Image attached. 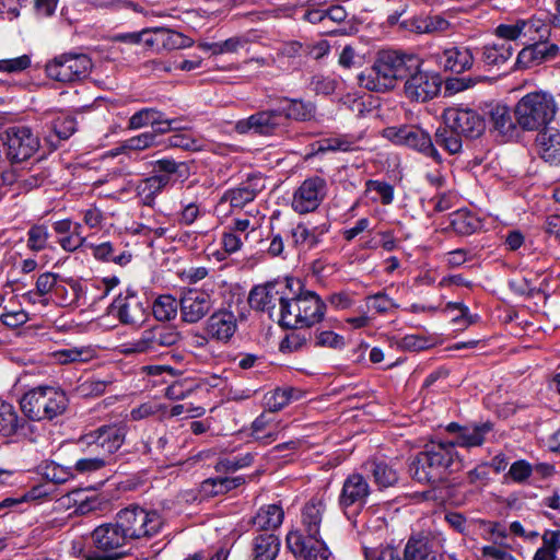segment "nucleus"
<instances>
[{"instance_id": "f257e3e1", "label": "nucleus", "mask_w": 560, "mask_h": 560, "mask_svg": "<svg viewBox=\"0 0 560 560\" xmlns=\"http://www.w3.org/2000/svg\"><path fill=\"white\" fill-rule=\"evenodd\" d=\"M420 57L401 50L383 49L377 52L371 69L359 75L360 85L373 92H387L397 81H405L417 69Z\"/></svg>"}, {"instance_id": "f03ea898", "label": "nucleus", "mask_w": 560, "mask_h": 560, "mask_svg": "<svg viewBox=\"0 0 560 560\" xmlns=\"http://www.w3.org/2000/svg\"><path fill=\"white\" fill-rule=\"evenodd\" d=\"M463 468V458L454 444L446 442L427 445L409 464V471L415 480L432 485L444 482L451 474Z\"/></svg>"}, {"instance_id": "7ed1b4c3", "label": "nucleus", "mask_w": 560, "mask_h": 560, "mask_svg": "<svg viewBox=\"0 0 560 560\" xmlns=\"http://www.w3.org/2000/svg\"><path fill=\"white\" fill-rule=\"evenodd\" d=\"M50 320L46 319L43 323H37V365L88 363L96 357V352L91 346L69 349H52L48 347L50 341L58 343L57 337L61 334L60 329L55 325H50Z\"/></svg>"}, {"instance_id": "20e7f679", "label": "nucleus", "mask_w": 560, "mask_h": 560, "mask_svg": "<svg viewBox=\"0 0 560 560\" xmlns=\"http://www.w3.org/2000/svg\"><path fill=\"white\" fill-rule=\"evenodd\" d=\"M289 314L284 322H280L281 328H313L322 323L327 312L325 301L312 290H305L304 283L299 279V284H292Z\"/></svg>"}, {"instance_id": "39448f33", "label": "nucleus", "mask_w": 560, "mask_h": 560, "mask_svg": "<svg viewBox=\"0 0 560 560\" xmlns=\"http://www.w3.org/2000/svg\"><path fill=\"white\" fill-rule=\"evenodd\" d=\"M557 113L555 97L536 91L524 95L515 105L514 117L524 131L541 130L552 121Z\"/></svg>"}, {"instance_id": "423d86ee", "label": "nucleus", "mask_w": 560, "mask_h": 560, "mask_svg": "<svg viewBox=\"0 0 560 560\" xmlns=\"http://www.w3.org/2000/svg\"><path fill=\"white\" fill-rule=\"evenodd\" d=\"M292 284H299V278L285 277L254 285L248 294V304L255 311L271 312L278 303L279 318L277 323L280 326V322H284L285 315L289 314L290 300L293 295V293L291 294Z\"/></svg>"}, {"instance_id": "0eeeda50", "label": "nucleus", "mask_w": 560, "mask_h": 560, "mask_svg": "<svg viewBox=\"0 0 560 560\" xmlns=\"http://www.w3.org/2000/svg\"><path fill=\"white\" fill-rule=\"evenodd\" d=\"M115 521L128 540L151 538L163 527V518L158 511H149L138 504L121 509L116 514Z\"/></svg>"}, {"instance_id": "6e6552de", "label": "nucleus", "mask_w": 560, "mask_h": 560, "mask_svg": "<svg viewBox=\"0 0 560 560\" xmlns=\"http://www.w3.org/2000/svg\"><path fill=\"white\" fill-rule=\"evenodd\" d=\"M126 435L127 425L124 422L102 424L82 434L77 441V446L82 453L101 452L108 459L124 445Z\"/></svg>"}, {"instance_id": "1a4fd4ad", "label": "nucleus", "mask_w": 560, "mask_h": 560, "mask_svg": "<svg viewBox=\"0 0 560 560\" xmlns=\"http://www.w3.org/2000/svg\"><path fill=\"white\" fill-rule=\"evenodd\" d=\"M383 137L396 145H404L432 159L435 163L443 162L430 133L415 125L390 126L383 129Z\"/></svg>"}, {"instance_id": "9d476101", "label": "nucleus", "mask_w": 560, "mask_h": 560, "mask_svg": "<svg viewBox=\"0 0 560 560\" xmlns=\"http://www.w3.org/2000/svg\"><path fill=\"white\" fill-rule=\"evenodd\" d=\"M149 310V299L138 290L128 287L108 305L107 313L115 316L120 324L139 325L145 320Z\"/></svg>"}, {"instance_id": "9b49d317", "label": "nucleus", "mask_w": 560, "mask_h": 560, "mask_svg": "<svg viewBox=\"0 0 560 560\" xmlns=\"http://www.w3.org/2000/svg\"><path fill=\"white\" fill-rule=\"evenodd\" d=\"M92 68V59L86 54L66 52L48 62L45 71L51 80L74 83L89 77Z\"/></svg>"}, {"instance_id": "f8f14e48", "label": "nucleus", "mask_w": 560, "mask_h": 560, "mask_svg": "<svg viewBox=\"0 0 560 560\" xmlns=\"http://www.w3.org/2000/svg\"><path fill=\"white\" fill-rule=\"evenodd\" d=\"M91 538L95 550L88 560H118L126 556L121 548L129 541L122 530L115 523H105L97 526Z\"/></svg>"}, {"instance_id": "ddd939ff", "label": "nucleus", "mask_w": 560, "mask_h": 560, "mask_svg": "<svg viewBox=\"0 0 560 560\" xmlns=\"http://www.w3.org/2000/svg\"><path fill=\"white\" fill-rule=\"evenodd\" d=\"M423 60L417 65L404 83L405 96L410 102L427 103L435 98L443 86V78L440 72L422 68Z\"/></svg>"}, {"instance_id": "4468645a", "label": "nucleus", "mask_w": 560, "mask_h": 560, "mask_svg": "<svg viewBox=\"0 0 560 560\" xmlns=\"http://www.w3.org/2000/svg\"><path fill=\"white\" fill-rule=\"evenodd\" d=\"M35 139L32 129L25 126L10 127L0 135V152L12 164L28 161L35 153Z\"/></svg>"}, {"instance_id": "2eb2a0df", "label": "nucleus", "mask_w": 560, "mask_h": 560, "mask_svg": "<svg viewBox=\"0 0 560 560\" xmlns=\"http://www.w3.org/2000/svg\"><path fill=\"white\" fill-rule=\"evenodd\" d=\"M370 493V485L361 474L353 472L345 479L338 504L348 520L355 518L361 513Z\"/></svg>"}, {"instance_id": "dca6fc26", "label": "nucleus", "mask_w": 560, "mask_h": 560, "mask_svg": "<svg viewBox=\"0 0 560 560\" xmlns=\"http://www.w3.org/2000/svg\"><path fill=\"white\" fill-rule=\"evenodd\" d=\"M179 340L180 334L174 326L154 325L151 328L144 329L140 337L125 350V353L152 354L159 352L162 348H170L176 345Z\"/></svg>"}, {"instance_id": "f3484780", "label": "nucleus", "mask_w": 560, "mask_h": 560, "mask_svg": "<svg viewBox=\"0 0 560 560\" xmlns=\"http://www.w3.org/2000/svg\"><path fill=\"white\" fill-rule=\"evenodd\" d=\"M327 191L328 185L324 177H307L293 192L292 209L300 214L314 212L325 200Z\"/></svg>"}, {"instance_id": "a211bd4d", "label": "nucleus", "mask_w": 560, "mask_h": 560, "mask_svg": "<svg viewBox=\"0 0 560 560\" xmlns=\"http://www.w3.org/2000/svg\"><path fill=\"white\" fill-rule=\"evenodd\" d=\"M442 118L447 119L459 135L469 140L481 137L487 128L485 113L468 107H448L443 112Z\"/></svg>"}, {"instance_id": "6ab92c4d", "label": "nucleus", "mask_w": 560, "mask_h": 560, "mask_svg": "<svg viewBox=\"0 0 560 560\" xmlns=\"http://www.w3.org/2000/svg\"><path fill=\"white\" fill-rule=\"evenodd\" d=\"M326 510V505L322 499L313 498L311 499L302 510V524L304 526V530L307 534L305 538L307 547H314V553H317V550L322 547V545L327 546L325 541L319 537V529L323 520V514ZM302 535H304L301 530H299Z\"/></svg>"}, {"instance_id": "aec40b11", "label": "nucleus", "mask_w": 560, "mask_h": 560, "mask_svg": "<svg viewBox=\"0 0 560 560\" xmlns=\"http://www.w3.org/2000/svg\"><path fill=\"white\" fill-rule=\"evenodd\" d=\"M68 406V398L60 386L37 385V408L43 409V415L37 416V421L52 420L62 415Z\"/></svg>"}, {"instance_id": "412c9836", "label": "nucleus", "mask_w": 560, "mask_h": 560, "mask_svg": "<svg viewBox=\"0 0 560 560\" xmlns=\"http://www.w3.org/2000/svg\"><path fill=\"white\" fill-rule=\"evenodd\" d=\"M212 308V300L209 293L197 289H188L183 292L179 301V310L183 322L194 324L203 318Z\"/></svg>"}, {"instance_id": "4be33fe9", "label": "nucleus", "mask_w": 560, "mask_h": 560, "mask_svg": "<svg viewBox=\"0 0 560 560\" xmlns=\"http://www.w3.org/2000/svg\"><path fill=\"white\" fill-rule=\"evenodd\" d=\"M265 189V179L260 173H250L238 186L225 190L222 201H229L232 208H244L255 200Z\"/></svg>"}, {"instance_id": "5701e85b", "label": "nucleus", "mask_w": 560, "mask_h": 560, "mask_svg": "<svg viewBox=\"0 0 560 560\" xmlns=\"http://www.w3.org/2000/svg\"><path fill=\"white\" fill-rule=\"evenodd\" d=\"M246 126L254 135L265 137L289 132L276 107L254 113L246 119Z\"/></svg>"}, {"instance_id": "b1692460", "label": "nucleus", "mask_w": 560, "mask_h": 560, "mask_svg": "<svg viewBox=\"0 0 560 560\" xmlns=\"http://www.w3.org/2000/svg\"><path fill=\"white\" fill-rule=\"evenodd\" d=\"M277 110L289 130L290 121H311L316 115V105L304 98L281 96L277 98Z\"/></svg>"}, {"instance_id": "393cba45", "label": "nucleus", "mask_w": 560, "mask_h": 560, "mask_svg": "<svg viewBox=\"0 0 560 560\" xmlns=\"http://www.w3.org/2000/svg\"><path fill=\"white\" fill-rule=\"evenodd\" d=\"M486 116L488 117L487 126H489L490 131L497 132L506 139L517 136V128L520 127L516 119H513L511 110L506 105H490L487 112H485Z\"/></svg>"}, {"instance_id": "a878e982", "label": "nucleus", "mask_w": 560, "mask_h": 560, "mask_svg": "<svg viewBox=\"0 0 560 560\" xmlns=\"http://www.w3.org/2000/svg\"><path fill=\"white\" fill-rule=\"evenodd\" d=\"M192 44L194 40L190 37L164 27L150 28V37L145 39V46L155 50L183 49Z\"/></svg>"}, {"instance_id": "bb28decb", "label": "nucleus", "mask_w": 560, "mask_h": 560, "mask_svg": "<svg viewBox=\"0 0 560 560\" xmlns=\"http://www.w3.org/2000/svg\"><path fill=\"white\" fill-rule=\"evenodd\" d=\"M172 122L167 120L165 113L156 107H143L129 117L127 128L138 130L150 127L149 130L163 129V133H170Z\"/></svg>"}, {"instance_id": "cd10ccee", "label": "nucleus", "mask_w": 560, "mask_h": 560, "mask_svg": "<svg viewBox=\"0 0 560 560\" xmlns=\"http://www.w3.org/2000/svg\"><path fill=\"white\" fill-rule=\"evenodd\" d=\"M151 166L150 175L163 178L165 186L173 185L175 182H184L188 177V165L186 162H177L173 158L164 156L149 162Z\"/></svg>"}, {"instance_id": "c85d7f7f", "label": "nucleus", "mask_w": 560, "mask_h": 560, "mask_svg": "<svg viewBox=\"0 0 560 560\" xmlns=\"http://www.w3.org/2000/svg\"><path fill=\"white\" fill-rule=\"evenodd\" d=\"M237 329L236 317L233 312L219 310L207 320L206 331L210 338L221 342H229Z\"/></svg>"}, {"instance_id": "c756f323", "label": "nucleus", "mask_w": 560, "mask_h": 560, "mask_svg": "<svg viewBox=\"0 0 560 560\" xmlns=\"http://www.w3.org/2000/svg\"><path fill=\"white\" fill-rule=\"evenodd\" d=\"M363 469L373 478L380 490L394 487L398 483L399 472L395 464L384 458L373 457L363 464Z\"/></svg>"}, {"instance_id": "7c9ffc66", "label": "nucleus", "mask_w": 560, "mask_h": 560, "mask_svg": "<svg viewBox=\"0 0 560 560\" xmlns=\"http://www.w3.org/2000/svg\"><path fill=\"white\" fill-rule=\"evenodd\" d=\"M33 433V424L19 418L14 407L5 401H0V435L24 436Z\"/></svg>"}, {"instance_id": "2f4dec72", "label": "nucleus", "mask_w": 560, "mask_h": 560, "mask_svg": "<svg viewBox=\"0 0 560 560\" xmlns=\"http://www.w3.org/2000/svg\"><path fill=\"white\" fill-rule=\"evenodd\" d=\"M535 147L538 155L550 165L560 164V131L546 127L538 131Z\"/></svg>"}, {"instance_id": "473e14b6", "label": "nucleus", "mask_w": 560, "mask_h": 560, "mask_svg": "<svg viewBox=\"0 0 560 560\" xmlns=\"http://www.w3.org/2000/svg\"><path fill=\"white\" fill-rule=\"evenodd\" d=\"M439 65L443 67L445 71L459 74L472 67L474 55L468 47L453 46L444 49L439 56Z\"/></svg>"}, {"instance_id": "72a5a7b5", "label": "nucleus", "mask_w": 560, "mask_h": 560, "mask_svg": "<svg viewBox=\"0 0 560 560\" xmlns=\"http://www.w3.org/2000/svg\"><path fill=\"white\" fill-rule=\"evenodd\" d=\"M285 544L287 548L294 557H300L304 560H329L331 556L329 548L324 545L317 550V553H314L316 549L314 547L308 548L305 538L298 530H290L287 534Z\"/></svg>"}, {"instance_id": "f704fd0d", "label": "nucleus", "mask_w": 560, "mask_h": 560, "mask_svg": "<svg viewBox=\"0 0 560 560\" xmlns=\"http://www.w3.org/2000/svg\"><path fill=\"white\" fill-rule=\"evenodd\" d=\"M493 422L490 420L485 422H474L465 425L460 435H456L454 441L446 442L456 446L471 448L481 446L486 441V435L493 430Z\"/></svg>"}, {"instance_id": "c9c22d12", "label": "nucleus", "mask_w": 560, "mask_h": 560, "mask_svg": "<svg viewBox=\"0 0 560 560\" xmlns=\"http://www.w3.org/2000/svg\"><path fill=\"white\" fill-rule=\"evenodd\" d=\"M246 482L244 476L211 477L205 479L199 486V492L203 499L214 498L229 493Z\"/></svg>"}, {"instance_id": "e433bc0d", "label": "nucleus", "mask_w": 560, "mask_h": 560, "mask_svg": "<svg viewBox=\"0 0 560 560\" xmlns=\"http://www.w3.org/2000/svg\"><path fill=\"white\" fill-rule=\"evenodd\" d=\"M284 520V511L281 504L272 503L261 505L252 518V524L257 529L269 533L281 526Z\"/></svg>"}, {"instance_id": "4c0bfd02", "label": "nucleus", "mask_w": 560, "mask_h": 560, "mask_svg": "<svg viewBox=\"0 0 560 560\" xmlns=\"http://www.w3.org/2000/svg\"><path fill=\"white\" fill-rule=\"evenodd\" d=\"M165 135L163 129L145 130L122 141L121 145L116 148L114 155L125 151H143L149 148L161 147Z\"/></svg>"}, {"instance_id": "58836bf2", "label": "nucleus", "mask_w": 560, "mask_h": 560, "mask_svg": "<svg viewBox=\"0 0 560 560\" xmlns=\"http://www.w3.org/2000/svg\"><path fill=\"white\" fill-rule=\"evenodd\" d=\"M281 547V540L273 533H261L252 542L253 560H276Z\"/></svg>"}, {"instance_id": "ea45409f", "label": "nucleus", "mask_w": 560, "mask_h": 560, "mask_svg": "<svg viewBox=\"0 0 560 560\" xmlns=\"http://www.w3.org/2000/svg\"><path fill=\"white\" fill-rule=\"evenodd\" d=\"M463 139L465 138L462 135H459L458 130L451 126L447 119L443 118V121L435 130V142L433 143L442 148L448 154L455 155L462 152Z\"/></svg>"}, {"instance_id": "a19ab883", "label": "nucleus", "mask_w": 560, "mask_h": 560, "mask_svg": "<svg viewBox=\"0 0 560 560\" xmlns=\"http://www.w3.org/2000/svg\"><path fill=\"white\" fill-rule=\"evenodd\" d=\"M482 228L481 220L472 211L462 208L450 214V226L457 235L467 236Z\"/></svg>"}, {"instance_id": "79ce46f5", "label": "nucleus", "mask_w": 560, "mask_h": 560, "mask_svg": "<svg viewBox=\"0 0 560 560\" xmlns=\"http://www.w3.org/2000/svg\"><path fill=\"white\" fill-rule=\"evenodd\" d=\"M290 330L279 343V351L283 354L301 351L313 341L312 328H284Z\"/></svg>"}, {"instance_id": "37998d69", "label": "nucleus", "mask_w": 560, "mask_h": 560, "mask_svg": "<svg viewBox=\"0 0 560 560\" xmlns=\"http://www.w3.org/2000/svg\"><path fill=\"white\" fill-rule=\"evenodd\" d=\"M37 476L42 480L50 481V487L61 485L74 478L72 466H62L52 460H45L37 466Z\"/></svg>"}, {"instance_id": "c03bdc74", "label": "nucleus", "mask_w": 560, "mask_h": 560, "mask_svg": "<svg viewBox=\"0 0 560 560\" xmlns=\"http://www.w3.org/2000/svg\"><path fill=\"white\" fill-rule=\"evenodd\" d=\"M162 179L150 175L137 184L136 192L142 206L150 208L155 206L156 197L167 187L162 183Z\"/></svg>"}, {"instance_id": "a18cd8bd", "label": "nucleus", "mask_w": 560, "mask_h": 560, "mask_svg": "<svg viewBox=\"0 0 560 560\" xmlns=\"http://www.w3.org/2000/svg\"><path fill=\"white\" fill-rule=\"evenodd\" d=\"M513 46L510 43H492L482 46L481 61L490 67L504 65L513 55Z\"/></svg>"}, {"instance_id": "49530a36", "label": "nucleus", "mask_w": 560, "mask_h": 560, "mask_svg": "<svg viewBox=\"0 0 560 560\" xmlns=\"http://www.w3.org/2000/svg\"><path fill=\"white\" fill-rule=\"evenodd\" d=\"M431 552L430 538L423 532L412 534L405 546L404 560H427Z\"/></svg>"}, {"instance_id": "de8ad7c7", "label": "nucleus", "mask_w": 560, "mask_h": 560, "mask_svg": "<svg viewBox=\"0 0 560 560\" xmlns=\"http://www.w3.org/2000/svg\"><path fill=\"white\" fill-rule=\"evenodd\" d=\"M179 303L172 294L159 295L150 308L154 318L159 322H170L177 315Z\"/></svg>"}, {"instance_id": "09e8293b", "label": "nucleus", "mask_w": 560, "mask_h": 560, "mask_svg": "<svg viewBox=\"0 0 560 560\" xmlns=\"http://www.w3.org/2000/svg\"><path fill=\"white\" fill-rule=\"evenodd\" d=\"M300 390L292 386L277 387L269 396H266V405L271 412H277L287 407L292 400H298Z\"/></svg>"}, {"instance_id": "8fccbe9b", "label": "nucleus", "mask_w": 560, "mask_h": 560, "mask_svg": "<svg viewBox=\"0 0 560 560\" xmlns=\"http://www.w3.org/2000/svg\"><path fill=\"white\" fill-rule=\"evenodd\" d=\"M310 155L324 154L327 152H351L353 142L346 137L324 138L313 142Z\"/></svg>"}, {"instance_id": "3c124183", "label": "nucleus", "mask_w": 560, "mask_h": 560, "mask_svg": "<svg viewBox=\"0 0 560 560\" xmlns=\"http://www.w3.org/2000/svg\"><path fill=\"white\" fill-rule=\"evenodd\" d=\"M165 149L177 148L189 152H198L202 150V143L199 139L192 137L187 132L177 131L165 138L163 136V144Z\"/></svg>"}, {"instance_id": "603ef678", "label": "nucleus", "mask_w": 560, "mask_h": 560, "mask_svg": "<svg viewBox=\"0 0 560 560\" xmlns=\"http://www.w3.org/2000/svg\"><path fill=\"white\" fill-rule=\"evenodd\" d=\"M84 456L80 457L75 460L72 466L73 474L75 475H86L96 472L103 469L107 464L108 459L105 458L101 452H96L95 454L83 453Z\"/></svg>"}, {"instance_id": "864d4df0", "label": "nucleus", "mask_w": 560, "mask_h": 560, "mask_svg": "<svg viewBox=\"0 0 560 560\" xmlns=\"http://www.w3.org/2000/svg\"><path fill=\"white\" fill-rule=\"evenodd\" d=\"M59 276L52 272H44L37 277V296L42 299L37 300V303L43 305L48 304L46 294L59 295L60 290H65V285L58 283Z\"/></svg>"}, {"instance_id": "5fc2aeb1", "label": "nucleus", "mask_w": 560, "mask_h": 560, "mask_svg": "<svg viewBox=\"0 0 560 560\" xmlns=\"http://www.w3.org/2000/svg\"><path fill=\"white\" fill-rule=\"evenodd\" d=\"M313 347L330 348L334 350H342L346 347L345 337L330 329L315 328L313 330Z\"/></svg>"}, {"instance_id": "6e6d98bb", "label": "nucleus", "mask_w": 560, "mask_h": 560, "mask_svg": "<svg viewBox=\"0 0 560 560\" xmlns=\"http://www.w3.org/2000/svg\"><path fill=\"white\" fill-rule=\"evenodd\" d=\"M254 456L252 453L237 455L234 457H221L214 465V470L219 474H231L238 469L248 467L253 464Z\"/></svg>"}, {"instance_id": "4d7b16f0", "label": "nucleus", "mask_w": 560, "mask_h": 560, "mask_svg": "<svg viewBox=\"0 0 560 560\" xmlns=\"http://www.w3.org/2000/svg\"><path fill=\"white\" fill-rule=\"evenodd\" d=\"M365 305L370 311L378 315H385L390 310L398 307V304L384 291L368 295L365 298Z\"/></svg>"}, {"instance_id": "13d9d810", "label": "nucleus", "mask_w": 560, "mask_h": 560, "mask_svg": "<svg viewBox=\"0 0 560 560\" xmlns=\"http://www.w3.org/2000/svg\"><path fill=\"white\" fill-rule=\"evenodd\" d=\"M77 124L73 116L58 115L51 120V129L59 140H67L77 131Z\"/></svg>"}, {"instance_id": "bf43d9fd", "label": "nucleus", "mask_w": 560, "mask_h": 560, "mask_svg": "<svg viewBox=\"0 0 560 560\" xmlns=\"http://www.w3.org/2000/svg\"><path fill=\"white\" fill-rule=\"evenodd\" d=\"M366 191H376L380 196V201L384 206L393 203L395 198V188L390 183L380 179H368L365 182Z\"/></svg>"}, {"instance_id": "052dcab7", "label": "nucleus", "mask_w": 560, "mask_h": 560, "mask_svg": "<svg viewBox=\"0 0 560 560\" xmlns=\"http://www.w3.org/2000/svg\"><path fill=\"white\" fill-rule=\"evenodd\" d=\"M291 236L294 246L306 245L308 249L315 248L322 240H317L312 231L305 223H299L295 228L291 230Z\"/></svg>"}, {"instance_id": "680f3d73", "label": "nucleus", "mask_w": 560, "mask_h": 560, "mask_svg": "<svg viewBox=\"0 0 560 560\" xmlns=\"http://www.w3.org/2000/svg\"><path fill=\"white\" fill-rule=\"evenodd\" d=\"M520 23H524L522 26L523 36H532L537 34L539 40L549 34L548 24L545 19L539 16H532L529 19H518Z\"/></svg>"}, {"instance_id": "e2e57ef3", "label": "nucleus", "mask_w": 560, "mask_h": 560, "mask_svg": "<svg viewBox=\"0 0 560 560\" xmlns=\"http://www.w3.org/2000/svg\"><path fill=\"white\" fill-rule=\"evenodd\" d=\"M478 80L471 77H455L443 79L444 84V96H453L456 93L463 92L469 88H472Z\"/></svg>"}, {"instance_id": "0e129e2a", "label": "nucleus", "mask_w": 560, "mask_h": 560, "mask_svg": "<svg viewBox=\"0 0 560 560\" xmlns=\"http://www.w3.org/2000/svg\"><path fill=\"white\" fill-rule=\"evenodd\" d=\"M401 349L407 351H422L432 347L431 339L421 335H406L399 341Z\"/></svg>"}, {"instance_id": "69168bd1", "label": "nucleus", "mask_w": 560, "mask_h": 560, "mask_svg": "<svg viewBox=\"0 0 560 560\" xmlns=\"http://www.w3.org/2000/svg\"><path fill=\"white\" fill-rule=\"evenodd\" d=\"M533 472V466L526 459L514 462L509 469L508 476L517 483L526 481Z\"/></svg>"}, {"instance_id": "338daca9", "label": "nucleus", "mask_w": 560, "mask_h": 560, "mask_svg": "<svg viewBox=\"0 0 560 560\" xmlns=\"http://www.w3.org/2000/svg\"><path fill=\"white\" fill-rule=\"evenodd\" d=\"M32 63L30 55H22L16 58L1 59L0 72L15 73L27 69Z\"/></svg>"}, {"instance_id": "774afa93", "label": "nucleus", "mask_w": 560, "mask_h": 560, "mask_svg": "<svg viewBox=\"0 0 560 560\" xmlns=\"http://www.w3.org/2000/svg\"><path fill=\"white\" fill-rule=\"evenodd\" d=\"M524 23H520V20L517 19L514 24H499L494 28V35L499 38L513 42L520 38L522 33V26Z\"/></svg>"}]
</instances>
